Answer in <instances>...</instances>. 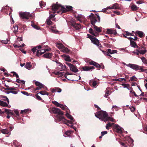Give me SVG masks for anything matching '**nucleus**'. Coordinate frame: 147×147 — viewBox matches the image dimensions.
<instances>
[{
    "mask_svg": "<svg viewBox=\"0 0 147 147\" xmlns=\"http://www.w3.org/2000/svg\"><path fill=\"white\" fill-rule=\"evenodd\" d=\"M52 12L53 13H65L67 11L66 8L63 7L61 6L60 5L58 4L57 2L56 4H53L52 6Z\"/></svg>",
    "mask_w": 147,
    "mask_h": 147,
    "instance_id": "f257e3e1",
    "label": "nucleus"
},
{
    "mask_svg": "<svg viewBox=\"0 0 147 147\" xmlns=\"http://www.w3.org/2000/svg\"><path fill=\"white\" fill-rule=\"evenodd\" d=\"M95 115L96 117L105 122V120L108 116V114L105 111H101L97 112L95 114Z\"/></svg>",
    "mask_w": 147,
    "mask_h": 147,
    "instance_id": "f03ea898",
    "label": "nucleus"
},
{
    "mask_svg": "<svg viewBox=\"0 0 147 147\" xmlns=\"http://www.w3.org/2000/svg\"><path fill=\"white\" fill-rule=\"evenodd\" d=\"M93 28L95 30L96 32L94 31L91 28L89 29V32L90 34L96 36H98V33L101 32V29L102 28L101 27H98L95 25L93 26Z\"/></svg>",
    "mask_w": 147,
    "mask_h": 147,
    "instance_id": "7ed1b4c3",
    "label": "nucleus"
},
{
    "mask_svg": "<svg viewBox=\"0 0 147 147\" xmlns=\"http://www.w3.org/2000/svg\"><path fill=\"white\" fill-rule=\"evenodd\" d=\"M58 118L60 121L63 122V123L66 124L71 127H72L73 126V124H74V122L72 121H69V120L65 119V117L62 116H58Z\"/></svg>",
    "mask_w": 147,
    "mask_h": 147,
    "instance_id": "20e7f679",
    "label": "nucleus"
},
{
    "mask_svg": "<svg viewBox=\"0 0 147 147\" xmlns=\"http://www.w3.org/2000/svg\"><path fill=\"white\" fill-rule=\"evenodd\" d=\"M55 62L57 63L58 66V68L60 69V71H57V72H53V74H64L63 72L61 71L65 69H66V66L65 65H63L62 64L57 61H55ZM65 74H69V73Z\"/></svg>",
    "mask_w": 147,
    "mask_h": 147,
    "instance_id": "39448f33",
    "label": "nucleus"
},
{
    "mask_svg": "<svg viewBox=\"0 0 147 147\" xmlns=\"http://www.w3.org/2000/svg\"><path fill=\"white\" fill-rule=\"evenodd\" d=\"M128 67L136 71L140 70L142 71H144L142 66H139L136 64L129 63L128 65Z\"/></svg>",
    "mask_w": 147,
    "mask_h": 147,
    "instance_id": "423d86ee",
    "label": "nucleus"
},
{
    "mask_svg": "<svg viewBox=\"0 0 147 147\" xmlns=\"http://www.w3.org/2000/svg\"><path fill=\"white\" fill-rule=\"evenodd\" d=\"M51 110L53 113L58 114V115H57V117L58 118V116H62V115H63V112L62 111H61L60 109L57 108L55 107H53L51 109Z\"/></svg>",
    "mask_w": 147,
    "mask_h": 147,
    "instance_id": "0eeeda50",
    "label": "nucleus"
},
{
    "mask_svg": "<svg viewBox=\"0 0 147 147\" xmlns=\"http://www.w3.org/2000/svg\"><path fill=\"white\" fill-rule=\"evenodd\" d=\"M20 17L23 19H28L31 17V15L29 12H24L22 13H20Z\"/></svg>",
    "mask_w": 147,
    "mask_h": 147,
    "instance_id": "6e6552de",
    "label": "nucleus"
},
{
    "mask_svg": "<svg viewBox=\"0 0 147 147\" xmlns=\"http://www.w3.org/2000/svg\"><path fill=\"white\" fill-rule=\"evenodd\" d=\"M71 26L76 30H79L81 28V26L80 24L76 23L75 22L71 21Z\"/></svg>",
    "mask_w": 147,
    "mask_h": 147,
    "instance_id": "1a4fd4ad",
    "label": "nucleus"
},
{
    "mask_svg": "<svg viewBox=\"0 0 147 147\" xmlns=\"http://www.w3.org/2000/svg\"><path fill=\"white\" fill-rule=\"evenodd\" d=\"M113 127L114 131L119 134H122V128L118 125L115 124L114 125V126Z\"/></svg>",
    "mask_w": 147,
    "mask_h": 147,
    "instance_id": "9d476101",
    "label": "nucleus"
},
{
    "mask_svg": "<svg viewBox=\"0 0 147 147\" xmlns=\"http://www.w3.org/2000/svg\"><path fill=\"white\" fill-rule=\"evenodd\" d=\"M90 15L89 16L91 21V24L93 25H94L97 22L96 17L94 14L91 13Z\"/></svg>",
    "mask_w": 147,
    "mask_h": 147,
    "instance_id": "9b49d317",
    "label": "nucleus"
},
{
    "mask_svg": "<svg viewBox=\"0 0 147 147\" xmlns=\"http://www.w3.org/2000/svg\"><path fill=\"white\" fill-rule=\"evenodd\" d=\"M94 69V67L92 66H84L81 68V71H91Z\"/></svg>",
    "mask_w": 147,
    "mask_h": 147,
    "instance_id": "f8f14e48",
    "label": "nucleus"
},
{
    "mask_svg": "<svg viewBox=\"0 0 147 147\" xmlns=\"http://www.w3.org/2000/svg\"><path fill=\"white\" fill-rule=\"evenodd\" d=\"M51 50V49H41L37 50L36 55V56L39 57L40 55H42L43 54L45 53V51H49Z\"/></svg>",
    "mask_w": 147,
    "mask_h": 147,
    "instance_id": "ddd939ff",
    "label": "nucleus"
},
{
    "mask_svg": "<svg viewBox=\"0 0 147 147\" xmlns=\"http://www.w3.org/2000/svg\"><path fill=\"white\" fill-rule=\"evenodd\" d=\"M136 50L138 52L139 54L143 55H144L147 52V50L145 48L143 47H139Z\"/></svg>",
    "mask_w": 147,
    "mask_h": 147,
    "instance_id": "4468645a",
    "label": "nucleus"
},
{
    "mask_svg": "<svg viewBox=\"0 0 147 147\" xmlns=\"http://www.w3.org/2000/svg\"><path fill=\"white\" fill-rule=\"evenodd\" d=\"M107 30L106 33V34H113L115 35L116 34H117V32L115 29L108 28Z\"/></svg>",
    "mask_w": 147,
    "mask_h": 147,
    "instance_id": "2eb2a0df",
    "label": "nucleus"
},
{
    "mask_svg": "<svg viewBox=\"0 0 147 147\" xmlns=\"http://www.w3.org/2000/svg\"><path fill=\"white\" fill-rule=\"evenodd\" d=\"M109 9H119V4L117 3L113 4L112 6H109Z\"/></svg>",
    "mask_w": 147,
    "mask_h": 147,
    "instance_id": "dca6fc26",
    "label": "nucleus"
},
{
    "mask_svg": "<svg viewBox=\"0 0 147 147\" xmlns=\"http://www.w3.org/2000/svg\"><path fill=\"white\" fill-rule=\"evenodd\" d=\"M89 64L90 65H94L97 68H100L101 67L100 65L99 64L93 61L89 62Z\"/></svg>",
    "mask_w": 147,
    "mask_h": 147,
    "instance_id": "f3484780",
    "label": "nucleus"
},
{
    "mask_svg": "<svg viewBox=\"0 0 147 147\" xmlns=\"http://www.w3.org/2000/svg\"><path fill=\"white\" fill-rule=\"evenodd\" d=\"M71 71L74 73H76L78 72V70L77 69L76 65H72L70 68Z\"/></svg>",
    "mask_w": 147,
    "mask_h": 147,
    "instance_id": "a211bd4d",
    "label": "nucleus"
},
{
    "mask_svg": "<svg viewBox=\"0 0 147 147\" xmlns=\"http://www.w3.org/2000/svg\"><path fill=\"white\" fill-rule=\"evenodd\" d=\"M90 39L92 42L94 44L96 45L98 44V42H99L98 40L94 37L90 38Z\"/></svg>",
    "mask_w": 147,
    "mask_h": 147,
    "instance_id": "6ab92c4d",
    "label": "nucleus"
},
{
    "mask_svg": "<svg viewBox=\"0 0 147 147\" xmlns=\"http://www.w3.org/2000/svg\"><path fill=\"white\" fill-rule=\"evenodd\" d=\"M61 56L64 58V59L68 61L71 62V60L70 59V57L68 55H66L65 54H63Z\"/></svg>",
    "mask_w": 147,
    "mask_h": 147,
    "instance_id": "aec40b11",
    "label": "nucleus"
},
{
    "mask_svg": "<svg viewBox=\"0 0 147 147\" xmlns=\"http://www.w3.org/2000/svg\"><path fill=\"white\" fill-rule=\"evenodd\" d=\"M135 33L138 34L140 38L143 37L145 35L144 33L142 31L137 30L136 31Z\"/></svg>",
    "mask_w": 147,
    "mask_h": 147,
    "instance_id": "412c9836",
    "label": "nucleus"
},
{
    "mask_svg": "<svg viewBox=\"0 0 147 147\" xmlns=\"http://www.w3.org/2000/svg\"><path fill=\"white\" fill-rule=\"evenodd\" d=\"M4 111V113H5L7 115H13L14 114L11 110L8 109H5Z\"/></svg>",
    "mask_w": 147,
    "mask_h": 147,
    "instance_id": "4be33fe9",
    "label": "nucleus"
},
{
    "mask_svg": "<svg viewBox=\"0 0 147 147\" xmlns=\"http://www.w3.org/2000/svg\"><path fill=\"white\" fill-rule=\"evenodd\" d=\"M32 67L31 63L30 62H27L25 65L24 67L28 70H30Z\"/></svg>",
    "mask_w": 147,
    "mask_h": 147,
    "instance_id": "5701e85b",
    "label": "nucleus"
},
{
    "mask_svg": "<svg viewBox=\"0 0 147 147\" xmlns=\"http://www.w3.org/2000/svg\"><path fill=\"white\" fill-rule=\"evenodd\" d=\"M130 45L132 47L134 48H138V47L136 45V42L134 41L133 40H131V42H130Z\"/></svg>",
    "mask_w": 147,
    "mask_h": 147,
    "instance_id": "b1692460",
    "label": "nucleus"
},
{
    "mask_svg": "<svg viewBox=\"0 0 147 147\" xmlns=\"http://www.w3.org/2000/svg\"><path fill=\"white\" fill-rule=\"evenodd\" d=\"M85 17L83 15H78L77 16V20L80 22H82L83 20H84Z\"/></svg>",
    "mask_w": 147,
    "mask_h": 147,
    "instance_id": "393cba45",
    "label": "nucleus"
},
{
    "mask_svg": "<svg viewBox=\"0 0 147 147\" xmlns=\"http://www.w3.org/2000/svg\"><path fill=\"white\" fill-rule=\"evenodd\" d=\"M42 56L47 58H51V54L50 53H46L44 54Z\"/></svg>",
    "mask_w": 147,
    "mask_h": 147,
    "instance_id": "a878e982",
    "label": "nucleus"
},
{
    "mask_svg": "<svg viewBox=\"0 0 147 147\" xmlns=\"http://www.w3.org/2000/svg\"><path fill=\"white\" fill-rule=\"evenodd\" d=\"M31 26L37 30H38L40 29V28L38 27L34 23L32 22H31Z\"/></svg>",
    "mask_w": 147,
    "mask_h": 147,
    "instance_id": "bb28decb",
    "label": "nucleus"
},
{
    "mask_svg": "<svg viewBox=\"0 0 147 147\" xmlns=\"http://www.w3.org/2000/svg\"><path fill=\"white\" fill-rule=\"evenodd\" d=\"M61 51L65 53H67L69 51V49L67 47H64V46L62 49Z\"/></svg>",
    "mask_w": 147,
    "mask_h": 147,
    "instance_id": "cd10ccee",
    "label": "nucleus"
},
{
    "mask_svg": "<svg viewBox=\"0 0 147 147\" xmlns=\"http://www.w3.org/2000/svg\"><path fill=\"white\" fill-rule=\"evenodd\" d=\"M66 116L67 118L71 119V121L74 122L75 120H74V119L73 118V117L69 113H67L66 114Z\"/></svg>",
    "mask_w": 147,
    "mask_h": 147,
    "instance_id": "c85d7f7f",
    "label": "nucleus"
},
{
    "mask_svg": "<svg viewBox=\"0 0 147 147\" xmlns=\"http://www.w3.org/2000/svg\"><path fill=\"white\" fill-rule=\"evenodd\" d=\"M56 47L59 49L61 50L62 49L63 47L64 46L61 43H57L56 44Z\"/></svg>",
    "mask_w": 147,
    "mask_h": 147,
    "instance_id": "c756f323",
    "label": "nucleus"
},
{
    "mask_svg": "<svg viewBox=\"0 0 147 147\" xmlns=\"http://www.w3.org/2000/svg\"><path fill=\"white\" fill-rule=\"evenodd\" d=\"M1 131L4 134H8L9 133V131L7 129H2Z\"/></svg>",
    "mask_w": 147,
    "mask_h": 147,
    "instance_id": "7c9ffc66",
    "label": "nucleus"
},
{
    "mask_svg": "<svg viewBox=\"0 0 147 147\" xmlns=\"http://www.w3.org/2000/svg\"><path fill=\"white\" fill-rule=\"evenodd\" d=\"M5 86L6 87V89L8 90H16L14 87H9L8 85H6L5 84Z\"/></svg>",
    "mask_w": 147,
    "mask_h": 147,
    "instance_id": "2f4dec72",
    "label": "nucleus"
},
{
    "mask_svg": "<svg viewBox=\"0 0 147 147\" xmlns=\"http://www.w3.org/2000/svg\"><path fill=\"white\" fill-rule=\"evenodd\" d=\"M12 30L13 32L15 33L18 32V26L17 25H16L15 26H13L12 28Z\"/></svg>",
    "mask_w": 147,
    "mask_h": 147,
    "instance_id": "473e14b6",
    "label": "nucleus"
},
{
    "mask_svg": "<svg viewBox=\"0 0 147 147\" xmlns=\"http://www.w3.org/2000/svg\"><path fill=\"white\" fill-rule=\"evenodd\" d=\"M0 105L3 107H7L8 106V104L6 102L0 100Z\"/></svg>",
    "mask_w": 147,
    "mask_h": 147,
    "instance_id": "72a5a7b5",
    "label": "nucleus"
},
{
    "mask_svg": "<svg viewBox=\"0 0 147 147\" xmlns=\"http://www.w3.org/2000/svg\"><path fill=\"white\" fill-rule=\"evenodd\" d=\"M35 84L36 86L38 87H45L44 85L38 81H35Z\"/></svg>",
    "mask_w": 147,
    "mask_h": 147,
    "instance_id": "f704fd0d",
    "label": "nucleus"
},
{
    "mask_svg": "<svg viewBox=\"0 0 147 147\" xmlns=\"http://www.w3.org/2000/svg\"><path fill=\"white\" fill-rule=\"evenodd\" d=\"M108 52L109 54V53L110 54H112L116 53H117V51L116 50H111L110 49H108Z\"/></svg>",
    "mask_w": 147,
    "mask_h": 147,
    "instance_id": "c9c22d12",
    "label": "nucleus"
},
{
    "mask_svg": "<svg viewBox=\"0 0 147 147\" xmlns=\"http://www.w3.org/2000/svg\"><path fill=\"white\" fill-rule=\"evenodd\" d=\"M131 9L134 11L137 10L138 7L135 5H133L131 6Z\"/></svg>",
    "mask_w": 147,
    "mask_h": 147,
    "instance_id": "e433bc0d",
    "label": "nucleus"
},
{
    "mask_svg": "<svg viewBox=\"0 0 147 147\" xmlns=\"http://www.w3.org/2000/svg\"><path fill=\"white\" fill-rule=\"evenodd\" d=\"M71 134V131H68L65 132V134H64V135L65 137H67L70 136Z\"/></svg>",
    "mask_w": 147,
    "mask_h": 147,
    "instance_id": "4c0bfd02",
    "label": "nucleus"
},
{
    "mask_svg": "<svg viewBox=\"0 0 147 147\" xmlns=\"http://www.w3.org/2000/svg\"><path fill=\"white\" fill-rule=\"evenodd\" d=\"M141 59L143 63L147 65V60L144 57H142Z\"/></svg>",
    "mask_w": 147,
    "mask_h": 147,
    "instance_id": "58836bf2",
    "label": "nucleus"
},
{
    "mask_svg": "<svg viewBox=\"0 0 147 147\" xmlns=\"http://www.w3.org/2000/svg\"><path fill=\"white\" fill-rule=\"evenodd\" d=\"M114 119H113V118L110 117H108V116H107V118L105 120V122L108 121H111L113 122L114 121Z\"/></svg>",
    "mask_w": 147,
    "mask_h": 147,
    "instance_id": "ea45409f",
    "label": "nucleus"
},
{
    "mask_svg": "<svg viewBox=\"0 0 147 147\" xmlns=\"http://www.w3.org/2000/svg\"><path fill=\"white\" fill-rule=\"evenodd\" d=\"M52 103L58 107H59L60 105H62V104L59 103L58 102L55 101H53Z\"/></svg>",
    "mask_w": 147,
    "mask_h": 147,
    "instance_id": "a19ab883",
    "label": "nucleus"
},
{
    "mask_svg": "<svg viewBox=\"0 0 147 147\" xmlns=\"http://www.w3.org/2000/svg\"><path fill=\"white\" fill-rule=\"evenodd\" d=\"M6 76H10L11 77H12L13 76H15L16 78H19V76L18 74H13L11 75V74H4Z\"/></svg>",
    "mask_w": 147,
    "mask_h": 147,
    "instance_id": "79ce46f5",
    "label": "nucleus"
},
{
    "mask_svg": "<svg viewBox=\"0 0 147 147\" xmlns=\"http://www.w3.org/2000/svg\"><path fill=\"white\" fill-rule=\"evenodd\" d=\"M2 98H3V100L5 101H7L8 103V104L9 103V100L8 99V98L7 97L5 96H2Z\"/></svg>",
    "mask_w": 147,
    "mask_h": 147,
    "instance_id": "37998d69",
    "label": "nucleus"
},
{
    "mask_svg": "<svg viewBox=\"0 0 147 147\" xmlns=\"http://www.w3.org/2000/svg\"><path fill=\"white\" fill-rule=\"evenodd\" d=\"M121 85L123 86L124 88H126L129 89V88L130 86V85L128 84H122Z\"/></svg>",
    "mask_w": 147,
    "mask_h": 147,
    "instance_id": "c03bdc74",
    "label": "nucleus"
},
{
    "mask_svg": "<svg viewBox=\"0 0 147 147\" xmlns=\"http://www.w3.org/2000/svg\"><path fill=\"white\" fill-rule=\"evenodd\" d=\"M130 89L131 90L130 91V93L132 94H134V95L136 97H138L139 96H138L136 94L135 92L132 90V87H130Z\"/></svg>",
    "mask_w": 147,
    "mask_h": 147,
    "instance_id": "a18cd8bd",
    "label": "nucleus"
},
{
    "mask_svg": "<svg viewBox=\"0 0 147 147\" xmlns=\"http://www.w3.org/2000/svg\"><path fill=\"white\" fill-rule=\"evenodd\" d=\"M39 4L40 7L41 8H42L43 7H45V3L43 2L42 1H41L40 2Z\"/></svg>",
    "mask_w": 147,
    "mask_h": 147,
    "instance_id": "49530a36",
    "label": "nucleus"
},
{
    "mask_svg": "<svg viewBox=\"0 0 147 147\" xmlns=\"http://www.w3.org/2000/svg\"><path fill=\"white\" fill-rule=\"evenodd\" d=\"M9 42V40L7 39L6 40H2L0 41V42L1 43V44H6L8 43Z\"/></svg>",
    "mask_w": 147,
    "mask_h": 147,
    "instance_id": "de8ad7c7",
    "label": "nucleus"
},
{
    "mask_svg": "<svg viewBox=\"0 0 147 147\" xmlns=\"http://www.w3.org/2000/svg\"><path fill=\"white\" fill-rule=\"evenodd\" d=\"M66 8L67 11H70L72 10L73 7L71 6H66Z\"/></svg>",
    "mask_w": 147,
    "mask_h": 147,
    "instance_id": "09e8293b",
    "label": "nucleus"
},
{
    "mask_svg": "<svg viewBox=\"0 0 147 147\" xmlns=\"http://www.w3.org/2000/svg\"><path fill=\"white\" fill-rule=\"evenodd\" d=\"M47 24L49 25H51L52 23V22L50 18L47 19Z\"/></svg>",
    "mask_w": 147,
    "mask_h": 147,
    "instance_id": "8fccbe9b",
    "label": "nucleus"
},
{
    "mask_svg": "<svg viewBox=\"0 0 147 147\" xmlns=\"http://www.w3.org/2000/svg\"><path fill=\"white\" fill-rule=\"evenodd\" d=\"M136 78L134 76H133L130 78V80L131 81H136Z\"/></svg>",
    "mask_w": 147,
    "mask_h": 147,
    "instance_id": "3c124183",
    "label": "nucleus"
},
{
    "mask_svg": "<svg viewBox=\"0 0 147 147\" xmlns=\"http://www.w3.org/2000/svg\"><path fill=\"white\" fill-rule=\"evenodd\" d=\"M108 9H109V7H107L106 8H105L104 9H103L102 10L100 11L101 12H105Z\"/></svg>",
    "mask_w": 147,
    "mask_h": 147,
    "instance_id": "603ef678",
    "label": "nucleus"
},
{
    "mask_svg": "<svg viewBox=\"0 0 147 147\" xmlns=\"http://www.w3.org/2000/svg\"><path fill=\"white\" fill-rule=\"evenodd\" d=\"M35 96L36 97V98L39 100H42V98L39 96H38V94H36L35 95Z\"/></svg>",
    "mask_w": 147,
    "mask_h": 147,
    "instance_id": "864d4df0",
    "label": "nucleus"
},
{
    "mask_svg": "<svg viewBox=\"0 0 147 147\" xmlns=\"http://www.w3.org/2000/svg\"><path fill=\"white\" fill-rule=\"evenodd\" d=\"M28 111V109H25V110H21L20 113L21 114H23L24 113H26Z\"/></svg>",
    "mask_w": 147,
    "mask_h": 147,
    "instance_id": "5fc2aeb1",
    "label": "nucleus"
},
{
    "mask_svg": "<svg viewBox=\"0 0 147 147\" xmlns=\"http://www.w3.org/2000/svg\"><path fill=\"white\" fill-rule=\"evenodd\" d=\"M115 124L114 123H109L107 124L106 125L110 127L112 126V125H113V126H114V125Z\"/></svg>",
    "mask_w": 147,
    "mask_h": 147,
    "instance_id": "6e6d98bb",
    "label": "nucleus"
},
{
    "mask_svg": "<svg viewBox=\"0 0 147 147\" xmlns=\"http://www.w3.org/2000/svg\"><path fill=\"white\" fill-rule=\"evenodd\" d=\"M59 107L63 110H65L66 107H67L66 106H64L62 104L61 105H60V107Z\"/></svg>",
    "mask_w": 147,
    "mask_h": 147,
    "instance_id": "4d7b16f0",
    "label": "nucleus"
},
{
    "mask_svg": "<svg viewBox=\"0 0 147 147\" xmlns=\"http://www.w3.org/2000/svg\"><path fill=\"white\" fill-rule=\"evenodd\" d=\"M49 13L50 14L49 17L50 18H53L55 17V15L54 14H51V13H52V11H49Z\"/></svg>",
    "mask_w": 147,
    "mask_h": 147,
    "instance_id": "13d9d810",
    "label": "nucleus"
},
{
    "mask_svg": "<svg viewBox=\"0 0 147 147\" xmlns=\"http://www.w3.org/2000/svg\"><path fill=\"white\" fill-rule=\"evenodd\" d=\"M102 51L104 55H107V56H109L111 57V56L110 55H109L108 52H107L104 51Z\"/></svg>",
    "mask_w": 147,
    "mask_h": 147,
    "instance_id": "bf43d9fd",
    "label": "nucleus"
},
{
    "mask_svg": "<svg viewBox=\"0 0 147 147\" xmlns=\"http://www.w3.org/2000/svg\"><path fill=\"white\" fill-rule=\"evenodd\" d=\"M44 87H36L35 89H34V91L39 90L40 89H41L42 88H44Z\"/></svg>",
    "mask_w": 147,
    "mask_h": 147,
    "instance_id": "052dcab7",
    "label": "nucleus"
},
{
    "mask_svg": "<svg viewBox=\"0 0 147 147\" xmlns=\"http://www.w3.org/2000/svg\"><path fill=\"white\" fill-rule=\"evenodd\" d=\"M126 34L125 35L127 36H133V35L131 34L128 31L125 32Z\"/></svg>",
    "mask_w": 147,
    "mask_h": 147,
    "instance_id": "680f3d73",
    "label": "nucleus"
},
{
    "mask_svg": "<svg viewBox=\"0 0 147 147\" xmlns=\"http://www.w3.org/2000/svg\"><path fill=\"white\" fill-rule=\"evenodd\" d=\"M37 50V47H35L31 49L32 51L34 53L36 52V51Z\"/></svg>",
    "mask_w": 147,
    "mask_h": 147,
    "instance_id": "e2e57ef3",
    "label": "nucleus"
},
{
    "mask_svg": "<svg viewBox=\"0 0 147 147\" xmlns=\"http://www.w3.org/2000/svg\"><path fill=\"white\" fill-rule=\"evenodd\" d=\"M21 92L23 94L27 95V96H28L29 95L28 94V93L24 91H22Z\"/></svg>",
    "mask_w": 147,
    "mask_h": 147,
    "instance_id": "0e129e2a",
    "label": "nucleus"
},
{
    "mask_svg": "<svg viewBox=\"0 0 147 147\" xmlns=\"http://www.w3.org/2000/svg\"><path fill=\"white\" fill-rule=\"evenodd\" d=\"M107 131H102L101 132V135L102 136H103L104 135L107 134Z\"/></svg>",
    "mask_w": 147,
    "mask_h": 147,
    "instance_id": "69168bd1",
    "label": "nucleus"
},
{
    "mask_svg": "<svg viewBox=\"0 0 147 147\" xmlns=\"http://www.w3.org/2000/svg\"><path fill=\"white\" fill-rule=\"evenodd\" d=\"M16 90H11V93H12L13 94H16L18 93V92L15 91Z\"/></svg>",
    "mask_w": 147,
    "mask_h": 147,
    "instance_id": "338daca9",
    "label": "nucleus"
},
{
    "mask_svg": "<svg viewBox=\"0 0 147 147\" xmlns=\"http://www.w3.org/2000/svg\"><path fill=\"white\" fill-rule=\"evenodd\" d=\"M97 84V83L96 81H94L93 82L92 85L93 86H96Z\"/></svg>",
    "mask_w": 147,
    "mask_h": 147,
    "instance_id": "774afa93",
    "label": "nucleus"
}]
</instances>
